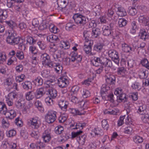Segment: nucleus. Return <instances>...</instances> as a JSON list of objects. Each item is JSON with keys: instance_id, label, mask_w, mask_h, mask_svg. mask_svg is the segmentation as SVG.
Returning <instances> with one entry per match:
<instances>
[{"instance_id": "1", "label": "nucleus", "mask_w": 149, "mask_h": 149, "mask_svg": "<svg viewBox=\"0 0 149 149\" xmlns=\"http://www.w3.org/2000/svg\"><path fill=\"white\" fill-rule=\"evenodd\" d=\"M21 39L17 36L16 32L13 30L8 31V35L6 37L7 42L11 45H18L20 42Z\"/></svg>"}, {"instance_id": "2", "label": "nucleus", "mask_w": 149, "mask_h": 149, "mask_svg": "<svg viewBox=\"0 0 149 149\" xmlns=\"http://www.w3.org/2000/svg\"><path fill=\"white\" fill-rule=\"evenodd\" d=\"M115 24L113 22H111L108 25H104L102 28V34L104 36L114 37L112 30L114 29Z\"/></svg>"}, {"instance_id": "3", "label": "nucleus", "mask_w": 149, "mask_h": 149, "mask_svg": "<svg viewBox=\"0 0 149 149\" xmlns=\"http://www.w3.org/2000/svg\"><path fill=\"white\" fill-rule=\"evenodd\" d=\"M73 18L75 23L80 26L84 25L87 22L86 17L79 13L74 14Z\"/></svg>"}, {"instance_id": "4", "label": "nucleus", "mask_w": 149, "mask_h": 149, "mask_svg": "<svg viewBox=\"0 0 149 149\" xmlns=\"http://www.w3.org/2000/svg\"><path fill=\"white\" fill-rule=\"evenodd\" d=\"M57 112L53 110L49 111L45 116L46 121L48 123H53L56 119Z\"/></svg>"}, {"instance_id": "5", "label": "nucleus", "mask_w": 149, "mask_h": 149, "mask_svg": "<svg viewBox=\"0 0 149 149\" xmlns=\"http://www.w3.org/2000/svg\"><path fill=\"white\" fill-rule=\"evenodd\" d=\"M108 55L117 65L119 63L120 59L118 52L114 49H110L108 52Z\"/></svg>"}, {"instance_id": "6", "label": "nucleus", "mask_w": 149, "mask_h": 149, "mask_svg": "<svg viewBox=\"0 0 149 149\" xmlns=\"http://www.w3.org/2000/svg\"><path fill=\"white\" fill-rule=\"evenodd\" d=\"M41 59L43 65H47L49 68L52 67L53 63L51 61L49 56L47 53H44L42 54Z\"/></svg>"}, {"instance_id": "7", "label": "nucleus", "mask_w": 149, "mask_h": 149, "mask_svg": "<svg viewBox=\"0 0 149 149\" xmlns=\"http://www.w3.org/2000/svg\"><path fill=\"white\" fill-rule=\"evenodd\" d=\"M37 117L31 118H30L28 121L30 126L33 129H37L41 125V123L38 120Z\"/></svg>"}, {"instance_id": "8", "label": "nucleus", "mask_w": 149, "mask_h": 149, "mask_svg": "<svg viewBox=\"0 0 149 149\" xmlns=\"http://www.w3.org/2000/svg\"><path fill=\"white\" fill-rule=\"evenodd\" d=\"M18 97L17 93L12 92L10 93L6 97V101L9 106H11L13 104V101L15 98Z\"/></svg>"}, {"instance_id": "9", "label": "nucleus", "mask_w": 149, "mask_h": 149, "mask_svg": "<svg viewBox=\"0 0 149 149\" xmlns=\"http://www.w3.org/2000/svg\"><path fill=\"white\" fill-rule=\"evenodd\" d=\"M93 41L92 40H88L85 41V45L84 46V49L86 53L91 56L93 55L91 53V46L93 45Z\"/></svg>"}, {"instance_id": "10", "label": "nucleus", "mask_w": 149, "mask_h": 149, "mask_svg": "<svg viewBox=\"0 0 149 149\" xmlns=\"http://www.w3.org/2000/svg\"><path fill=\"white\" fill-rule=\"evenodd\" d=\"M51 131L50 129L45 130L42 134V137L44 142L45 143L48 142L51 138Z\"/></svg>"}, {"instance_id": "11", "label": "nucleus", "mask_w": 149, "mask_h": 149, "mask_svg": "<svg viewBox=\"0 0 149 149\" xmlns=\"http://www.w3.org/2000/svg\"><path fill=\"white\" fill-rule=\"evenodd\" d=\"M63 97L58 100V104L61 110L63 111H66L69 104V102L65 100Z\"/></svg>"}, {"instance_id": "12", "label": "nucleus", "mask_w": 149, "mask_h": 149, "mask_svg": "<svg viewBox=\"0 0 149 149\" xmlns=\"http://www.w3.org/2000/svg\"><path fill=\"white\" fill-rule=\"evenodd\" d=\"M103 58H99L94 57L92 61L94 66L97 67L102 65Z\"/></svg>"}, {"instance_id": "13", "label": "nucleus", "mask_w": 149, "mask_h": 149, "mask_svg": "<svg viewBox=\"0 0 149 149\" xmlns=\"http://www.w3.org/2000/svg\"><path fill=\"white\" fill-rule=\"evenodd\" d=\"M138 21L145 26L149 25V18L144 15L140 16L139 17Z\"/></svg>"}, {"instance_id": "14", "label": "nucleus", "mask_w": 149, "mask_h": 149, "mask_svg": "<svg viewBox=\"0 0 149 149\" xmlns=\"http://www.w3.org/2000/svg\"><path fill=\"white\" fill-rule=\"evenodd\" d=\"M6 116L7 118L12 119L15 117L16 116V111L13 109L8 110Z\"/></svg>"}, {"instance_id": "15", "label": "nucleus", "mask_w": 149, "mask_h": 149, "mask_svg": "<svg viewBox=\"0 0 149 149\" xmlns=\"http://www.w3.org/2000/svg\"><path fill=\"white\" fill-rule=\"evenodd\" d=\"M47 94L53 99L55 98L57 94L56 91L53 88H49L47 91Z\"/></svg>"}, {"instance_id": "16", "label": "nucleus", "mask_w": 149, "mask_h": 149, "mask_svg": "<svg viewBox=\"0 0 149 149\" xmlns=\"http://www.w3.org/2000/svg\"><path fill=\"white\" fill-rule=\"evenodd\" d=\"M45 147V144L40 141H38L36 143H32L30 145V148L32 149L38 148V147L40 148H44Z\"/></svg>"}, {"instance_id": "17", "label": "nucleus", "mask_w": 149, "mask_h": 149, "mask_svg": "<svg viewBox=\"0 0 149 149\" xmlns=\"http://www.w3.org/2000/svg\"><path fill=\"white\" fill-rule=\"evenodd\" d=\"M8 110L6 105L2 102H0V113L6 116Z\"/></svg>"}, {"instance_id": "18", "label": "nucleus", "mask_w": 149, "mask_h": 149, "mask_svg": "<svg viewBox=\"0 0 149 149\" xmlns=\"http://www.w3.org/2000/svg\"><path fill=\"white\" fill-rule=\"evenodd\" d=\"M139 36L140 37L141 39L144 40L149 38V36L147 34L144 29H141L140 30Z\"/></svg>"}, {"instance_id": "19", "label": "nucleus", "mask_w": 149, "mask_h": 149, "mask_svg": "<svg viewBox=\"0 0 149 149\" xmlns=\"http://www.w3.org/2000/svg\"><path fill=\"white\" fill-rule=\"evenodd\" d=\"M146 107L145 105H142L137 107V112L140 115L144 114L146 112Z\"/></svg>"}, {"instance_id": "20", "label": "nucleus", "mask_w": 149, "mask_h": 149, "mask_svg": "<svg viewBox=\"0 0 149 149\" xmlns=\"http://www.w3.org/2000/svg\"><path fill=\"white\" fill-rule=\"evenodd\" d=\"M45 94L44 89L43 88H40L37 90L35 94L36 97L38 99L42 97Z\"/></svg>"}, {"instance_id": "21", "label": "nucleus", "mask_w": 149, "mask_h": 149, "mask_svg": "<svg viewBox=\"0 0 149 149\" xmlns=\"http://www.w3.org/2000/svg\"><path fill=\"white\" fill-rule=\"evenodd\" d=\"M54 68L55 69V71L57 73H59L60 72H61L62 70L63 67L59 63H52V67L51 68Z\"/></svg>"}, {"instance_id": "22", "label": "nucleus", "mask_w": 149, "mask_h": 149, "mask_svg": "<svg viewBox=\"0 0 149 149\" xmlns=\"http://www.w3.org/2000/svg\"><path fill=\"white\" fill-rule=\"evenodd\" d=\"M117 14L118 16L123 17L127 15V13L125 10L123 8L120 7L118 8Z\"/></svg>"}, {"instance_id": "23", "label": "nucleus", "mask_w": 149, "mask_h": 149, "mask_svg": "<svg viewBox=\"0 0 149 149\" xmlns=\"http://www.w3.org/2000/svg\"><path fill=\"white\" fill-rule=\"evenodd\" d=\"M7 17V11L5 10L0 9V20L1 21L5 20Z\"/></svg>"}, {"instance_id": "24", "label": "nucleus", "mask_w": 149, "mask_h": 149, "mask_svg": "<svg viewBox=\"0 0 149 149\" xmlns=\"http://www.w3.org/2000/svg\"><path fill=\"white\" fill-rule=\"evenodd\" d=\"M47 39L51 42H54V41L58 42L59 41V39L58 36L54 35H51L47 36Z\"/></svg>"}, {"instance_id": "25", "label": "nucleus", "mask_w": 149, "mask_h": 149, "mask_svg": "<svg viewBox=\"0 0 149 149\" xmlns=\"http://www.w3.org/2000/svg\"><path fill=\"white\" fill-rule=\"evenodd\" d=\"M24 1V0H7V5L8 8H10L14 6L15 2L22 3Z\"/></svg>"}, {"instance_id": "26", "label": "nucleus", "mask_w": 149, "mask_h": 149, "mask_svg": "<svg viewBox=\"0 0 149 149\" xmlns=\"http://www.w3.org/2000/svg\"><path fill=\"white\" fill-rule=\"evenodd\" d=\"M102 130L98 127L95 128L92 131L91 134L94 137L96 135H100L102 132Z\"/></svg>"}, {"instance_id": "27", "label": "nucleus", "mask_w": 149, "mask_h": 149, "mask_svg": "<svg viewBox=\"0 0 149 149\" xmlns=\"http://www.w3.org/2000/svg\"><path fill=\"white\" fill-rule=\"evenodd\" d=\"M70 112L75 115H81L84 114V111L81 110L79 111L76 109L70 108Z\"/></svg>"}, {"instance_id": "28", "label": "nucleus", "mask_w": 149, "mask_h": 149, "mask_svg": "<svg viewBox=\"0 0 149 149\" xmlns=\"http://www.w3.org/2000/svg\"><path fill=\"white\" fill-rule=\"evenodd\" d=\"M37 40V39H36L35 38H34L29 36H28L26 37V42L30 45L34 44L36 42Z\"/></svg>"}, {"instance_id": "29", "label": "nucleus", "mask_w": 149, "mask_h": 149, "mask_svg": "<svg viewBox=\"0 0 149 149\" xmlns=\"http://www.w3.org/2000/svg\"><path fill=\"white\" fill-rule=\"evenodd\" d=\"M103 45L101 43H97L94 45L93 49L94 50L98 52H100L103 49Z\"/></svg>"}, {"instance_id": "30", "label": "nucleus", "mask_w": 149, "mask_h": 149, "mask_svg": "<svg viewBox=\"0 0 149 149\" xmlns=\"http://www.w3.org/2000/svg\"><path fill=\"white\" fill-rule=\"evenodd\" d=\"M105 65L106 66L111 67L112 64L111 61L106 58L104 57L102 65Z\"/></svg>"}, {"instance_id": "31", "label": "nucleus", "mask_w": 149, "mask_h": 149, "mask_svg": "<svg viewBox=\"0 0 149 149\" xmlns=\"http://www.w3.org/2000/svg\"><path fill=\"white\" fill-rule=\"evenodd\" d=\"M122 50L125 52H129L130 51H132V48L131 47H130L128 45L124 43L122 45Z\"/></svg>"}, {"instance_id": "32", "label": "nucleus", "mask_w": 149, "mask_h": 149, "mask_svg": "<svg viewBox=\"0 0 149 149\" xmlns=\"http://www.w3.org/2000/svg\"><path fill=\"white\" fill-rule=\"evenodd\" d=\"M86 137L87 136L85 134H84L83 135L79 136L77 139L80 145H83L84 144Z\"/></svg>"}, {"instance_id": "33", "label": "nucleus", "mask_w": 149, "mask_h": 149, "mask_svg": "<svg viewBox=\"0 0 149 149\" xmlns=\"http://www.w3.org/2000/svg\"><path fill=\"white\" fill-rule=\"evenodd\" d=\"M148 71L147 70H140L139 72V75L141 78L145 79L148 76Z\"/></svg>"}, {"instance_id": "34", "label": "nucleus", "mask_w": 149, "mask_h": 149, "mask_svg": "<svg viewBox=\"0 0 149 149\" xmlns=\"http://www.w3.org/2000/svg\"><path fill=\"white\" fill-rule=\"evenodd\" d=\"M35 95L33 91H30L27 93L26 95V99L28 101L32 100L34 98Z\"/></svg>"}, {"instance_id": "35", "label": "nucleus", "mask_w": 149, "mask_h": 149, "mask_svg": "<svg viewBox=\"0 0 149 149\" xmlns=\"http://www.w3.org/2000/svg\"><path fill=\"white\" fill-rule=\"evenodd\" d=\"M100 29L98 28L94 29H93L92 32V36L96 38L100 34Z\"/></svg>"}, {"instance_id": "36", "label": "nucleus", "mask_w": 149, "mask_h": 149, "mask_svg": "<svg viewBox=\"0 0 149 149\" xmlns=\"http://www.w3.org/2000/svg\"><path fill=\"white\" fill-rule=\"evenodd\" d=\"M109 84H102L101 87V93L103 94L105 93L107 91L109 90L110 87Z\"/></svg>"}, {"instance_id": "37", "label": "nucleus", "mask_w": 149, "mask_h": 149, "mask_svg": "<svg viewBox=\"0 0 149 149\" xmlns=\"http://www.w3.org/2000/svg\"><path fill=\"white\" fill-rule=\"evenodd\" d=\"M92 34L91 31L87 30H85L83 32V36L85 38V41L89 40V38H90Z\"/></svg>"}, {"instance_id": "38", "label": "nucleus", "mask_w": 149, "mask_h": 149, "mask_svg": "<svg viewBox=\"0 0 149 149\" xmlns=\"http://www.w3.org/2000/svg\"><path fill=\"white\" fill-rule=\"evenodd\" d=\"M133 140L135 143L137 144L142 143L143 141V139L142 137L136 135L133 137Z\"/></svg>"}, {"instance_id": "39", "label": "nucleus", "mask_w": 149, "mask_h": 149, "mask_svg": "<svg viewBox=\"0 0 149 149\" xmlns=\"http://www.w3.org/2000/svg\"><path fill=\"white\" fill-rule=\"evenodd\" d=\"M5 22L6 24L11 29V30H14V29L16 26V24L15 23L12 21H6Z\"/></svg>"}, {"instance_id": "40", "label": "nucleus", "mask_w": 149, "mask_h": 149, "mask_svg": "<svg viewBox=\"0 0 149 149\" xmlns=\"http://www.w3.org/2000/svg\"><path fill=\"white\" fill-rule=\"evenodd\" d=\"M126 70L124 67H119L117 69V74L118 75H121L123 76Z\"/></svg>"}, {"instance_id": "41", "label": "nucleus", "mask_w": 149, "mask_h": 149, "mask_svg": "<svg viewBox=\"0 0 149 149\" xmlns=\"http://www.w3.org/2000/svg\"><path fill=\"white\" fill-rule=\"evenodd\" d=\"M141 63L143 66L146 67V68L149 70V64H148V61L147 58L143 59L141 61Z\"/></svg>"}, {"instance_id": "42", "label": "nucleus", "mask_w": 149, "mask_h": 149, "mask_svg": "<svg viewBox=\"0 0 149 149\" xmlns=\"http://www.w3.org/2000/svg\"><path fill=\"white\" fill-rule=\"evenodd\" d=\"M8 118H6H6H3L2 120V123L3 125V127L4 128H8L10 125V123L8 121Z\"/></svg>"}, {"instance_id": "43", "label": "nucleus", "mask_w": 149, "mask_h": 149, "mask_svg": "<svg viewBox=\"0 0 149 149\" xmlns=\"http://www.w3.org/2000/svg\"><path fill=\"white\" fill-rule=\"evenodd\" d=\"M86 124L85 123H76L75 127H73V128H72V129H79L80 130L79 131L83 129L84 127L86 126Z\"/></svg>"}, {"instance_id": "44", "label": "nucleus", "mask_w": 149, "mask_h": 149, "mask_svg": "<svg viewBox=\"0 0 149 149\" xmlns=\"http://www.w3.org/2000/svg\"><path fill=\"white\" fill-rule=\"evenodd\" d=\"M55 130L56 134H61L63 131V128L61 126L58 125L55 128Z\"/></svg>"}, {"instance_id": "45", "label": "nucleus", "mask_w": 149, "mask_h": 149, "mask_svg": "<svg viewBox=\"0 0 149 149\" xmlns=\"http://www.w3.org/2000/svg\"><path fill=\"white\" fill-rule=\"evenodd\" d=\"M126 22L127 21L126 20L123 18L120 19L118 21V26L120 27H123L126 25Z\"/></svg>"}, {"instance_id": "46", "label": "nucleus", "mask_w": 149, "mask_h": 149, "mask_svg": "<svg viewBox=\"0 0 149 149\" xmlns=\"http://www.w3.org/2000/svg\"><path fill=\"white\" fill-rule=\"evenodd\" d=\"M75 25L71 23H68L66 24L65 28L68 31H71L75 28Z\"/></svg>"}, {"instance_id": "47", "label": "nucleus", "mask_w": 149, "mask_h": 149, "mask_svg": "<svg viewBox=\"0 0 149 149\" xmlns=\"http://www.w3.org/2000/svg\"><path fill=\"white\" fill-rule=\"evenodd\" d=\"M117 97H118V99L122 102H125L127 100L126 95L125 93H122L117 96Z\"/></svg>"}, {"instance_id": "48", "label": "nucleus", "mask_w": 149, "mask_h": 149, "mask_svg": "<svg viewBox=\"0 0 149 149\" xmlns=\"http://www.w3.org/2000/svg\"><path fill=\"white\" fill-rule=\"evenodd\" d=\"M16 133L15 130L13 129L9 130L7 132V136L9 137H13L15 136Z\"/></svg>"}, {"instance_id": "49", "label": "nucleus", "mask_w": 149, "mask_h": 149, "mask_svg": "<svg viewBox=\"0 0 149 149\" xmlns=\"http://www.w3.org/2000/svg\"><path fill=\"white\" fill-rule=\"evenodd\" d=\"M102 127L104 129L107 130L109 127V124H108L107 120H103L102 121Z\"/></svg>"}, {"instance_id": "50", "label": "nucleus", "mask_w": 149, "mask_h": 149, "mask_svg": "<svg viewBox=\"0 0 149 149\" xmlns=\"http://www.w3.org/2000/svg\"><path fill=\"white\" fill-rule=\"evenodd\" d=\"M46 103L47 105L51 106L53 104V100L49 96L47 97L45 100Z\"/></svg>"}, {"instance_id": "51", "label": "nucleus", "mask_w": 149, "mask_h": 149, "mask_svg": "<svg viewBox=\"0 0 149 149\" xmlns=\"http://www.w3.org/2000/svg\"><path fill=\"white\" fill-rule=\"evenodd\" d=\"M20 136L24 139H26L28 137V134L26 130H22L21 131Z\"/></svg>"}, {"instance_id": "52", "label": "nucleus", "mask_w": 149, "mask_h": 149, "mask_svg": "<svg viewBox=\"0 0 149 149\" xmlns=\"http://www.w3.org/2000/svg\"><path fill=\"white\" fill-rule=\"evenodd\" d=\"M106 98L107 100L110 101L112 103H113L114 102V97L113 95V93H110L107 95L106 97Z\"/></svg>"}, {"instance_id": "53", "label": "nucleus", "mask_w": 149, "mask_h": 149, "mask_svg": "<svg viewBox=\"0 0 149 149\" xmlns=\"http://www.w3.org/2000/svg\"><path fill=\"white\" fill-rule=\"evenodd\" d=\"M16 56L20 60L24 59V57L23 52L20 51H17L16 53Z\"/></svg>"}, {"instance_id": "54", "label": "nucleus", "mask_w": 149, "mask_h": 149, "mask_svg": "<svg viewBox=\"0 0 149 149\" xmlns=\"http://www.w3.org/2000/svg\"><path fill=\"white\" fill-rule=\"evenodd\" d=\"M89 104L88 101H86L85 102H80V105L81 107H82V108L83 109H87V106Z\"/></svg>"}, {"instance_id": "55", "label": "nucleus", "mask_w": 149, "mask_h": 149, "mask_svg": "<svg viewBox=\"0 0 149 149\" xmlns=\"http://www.w3.org/2000/svg\"><path fill=\"white\" fill-rule=\"evenodd\" d=\"M58 81V82H59V83H65V84L69 83L68 80L64 76L61 77L59 79Z\"/></svg>"}, {"instance_id": "56", "label": "nucleus", "mask_w": 149, "mask_h": 149, "mask_svg": "<svg viewBox=\"0 0 149 149\" xmlns=\"http://www.w3.org/2000/svg\"><path fill=\"white\" fill-rule=\"evenodd\" d=\"M16 107L18 109H22L24 107L23 102L21 101L18 100L16 102Z\"/></svg>"}, {"instance_id": "57", "label": "nucleus", "mask_w": 149, "mask_h": 149, "mask_svg": "<svg viewBox=\"0 0 149 149\" xmlns=\"http://www.w3.org/2000/svg\"><path fill=\"white\" fill-rule=\"evenodd\" d=\"M37 44L40 48L42 50H44L46 48V44L41 41L38 42H37Z\"/></svg>"}, {"instance_id": "58", "label": "nucleus", "mask_w": 149, "mask_h": 149, "mask_svg": "<svg viewBox=\"0 0 149 149\" xmlns=\"http://www.w3.org/2000/svg\"><path fill=\"white\" fill-rule=\"evenodd\" d=\"M106 82L107 84H114L115 83V79L110 77L107 78L106 79Z\"/></svg>"}, {"instance_id": "59", "label": "nucleus", "mask_w": 149, "mask_h": 149, "mask_svg": "<svg viewBox=\"0 0 149 149\" xmlns=\"http://www.w3.org/2000/svg\"><path fill=\"white\" fill-rule=\"evenodd\" d=\"M83 132L81 130H80L77 132H72L71 133L72 138H74L77 137Z\"/></svg>"}, {"instance_id": "60", "label": "nucleus", "mask_w": 149, "mask_h": 149, "mask_svg": "<svg viewBox=\"0 0 149 149\" xmlns=\"http://www.w3.org/2000/svg\"><path fill=\"white\" fill-rule=\"evenodd\" d=\"M133 131L132 127L130 126H128L124 129V132L125 134H130Z\"/></svg>"}, {"instance_id": "61", "label": "nucleus", "mask_w": 149, "mask_h": 149, "mask_svg": "<svg viewBox=\"0 0 149 149\" xmlns=\"http://www.w3.org/2000/svg\"><path fill=\"white\" fill-rule=\"evenodd\" d=\"M137 13V10L135 8H131L129 10V13L130 15L132 16H134Z\"/></svg>"}, {"instance_id": "62", "label": "nucleus", "mask_w": 149, "mask_h": 149, "mask_svg": "<svg viewBox=\"0 0 149 149\" xmlns=\"http://www.w3.org/2000/svg\"><path fill=\"white\" fill-rule=\"evenodd\" d=\"M35 105L36 107L40 110H42L43 108L42 107V104L40 101L39 100L36 101L35 103Z\"/></svg>"}, {"instance_id": "63", "label": "nucleus", "mask_w": 149, "mask_h": 149, "mask_svg": "<svg viewBox=\"0 0 149 149\" xmlns=\"http://www.w3.org/2000/svg\"><path fill=\"white\" fill-rule=\"evenodd\" d=\"M82 95L84 98H87L90 96V93L88 90H84L83 92Z\"/></svg>"}, {"instance_id": "64", "label": "nucleus", "mask_w": 149, "mask_h": 149, "mask_svg": "<svg viewBox=\"0 0 149 149\" xmlns=\"http://www.w3.org/2000/svg\"><path fill=\"white\" fill-rule=\"evenodd\" d=\"M142 120L145 123H149V115L148 113L145 114L143 117Z\"/></svg>"}]
</instances>
